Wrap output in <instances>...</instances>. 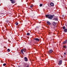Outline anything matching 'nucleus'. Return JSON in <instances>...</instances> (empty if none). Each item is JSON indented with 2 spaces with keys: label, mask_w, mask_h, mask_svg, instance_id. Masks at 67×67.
<instances>
[{
  "label": "nucleus",
  "mask_w": 67,
  "mask_h": 67,
  "mask_svg": "<svg viewBox=\"0 0 67 67\" xmlns=\"http://www.w3.org/2000/svg\"><path fill=\"white\" fill-rule=\"evenodd\" d=\"M47 24H49V25H51V23L49 21H47Z\"/></svg>",
  "instance_id": "obj_8"
},
{
  "label": "nucleus",
  "mask_w": 67,
  "mask_h": 67,
  "mask_svg": "<svg viewBox=\"0 0 67 67\" xmlns=\"http://www.w3.org/2000/svg\"><path fill=\"white\" fill-rule=\"evenodd\" d=\"M30 34V33H27V35H29Z\"/></svg>",
  "instance_id": "obj_17"
},
{
  "label": "nucleus",
  "mask_w": 67,
  "mask_h": 67,
  "mask_svg": "<svg viewBox=\"0 0 67 67\" xmlns=\"http://www.w3.org/2000/svg\"><path fill=\"white\" fill-rule=\"evenodd\" d=\"M31 7H32V6H31Z\"/></svg>",
  "instance_id": "obj_26"
},
{
  "label": "nucleus",
  "mask_w": 67,
  "mask_h": 67,
  "mask_svg": "<svg viewBox=\"0 0 67 67\" xmlns=\"http://www.w3.org/2000/svg\"><path fill=\"white\" fill-rule=\"evenodd\" d=\"M26 67H29V66H27Z\"/></svg>",
  "instance_id": "obj_25"
},
{
  "label": "nucleus",
  "mask_w": 67,
  "mask_h": 67,
  "mask_svg": "<svg viewBox=\"0 0 67 67\" xmlns=\"http://www.w3.org/2000/svg\"><path fill=\"white\" fill-rule=\"evenodd\" d=\"M21 53L22 54H24V52H23V49L21 50Z\"/></svg>",
  "instance_id": "obj_10"
},
{
  "label": "nucleus",
  "mask_w": 67,
  "mask_h": 67,
  "mask_svg": "<svg viewBox=\"0 0 67 67\" xmlns=\"http://www.w3.org/2000/svg\"><path fill=\"white\" fill-rule=\"evenodd\" d=\"M16 25H18L19 24V23H15Z\"/></svg>",
  "instance_id": "obj_16"
},
{
  "label": "nucleus",
  "mask_w": 67,
  "mask_h": 67,
  "mask_svg": "<svg viewBox=\"0 0 67 67\" xmlns=\"http://www.w3.org/2000/svg\"><path fill=\"white\" fill-rule=\"evenodd\" d=\"M5 65H6V64L5 63H4L3 64V66H5Z\"/></svg>",
  "instance_id": "obj_19"
},
{
  "label": "nucleus",
  "mask_w": 67,
  "mask_h": 67,
  "mask_svg": "<svg viewBox=\"0 0 67 67\" xmlns=\"http://www.w3.org/2000/svg\"><path fill=\"white\" fill-rule=\"evenodd\" d=\"M50 5L51 6H54V4L53 3L51 2L50 4Z\"/></svg>",
  "instance_id": "obj_4"
},
{
  "label": "nucleus",
  "mask_w": 67,
  "mask_h": 67,
  "mask_svg": "<svg viewBox=\"0 0 67 67\" xmlns=\"http://www.w3.org/2000/svg\"><path fill=\"white\" fill-rule=\"evenodd\" d=\"M46 17H47L48 19H49L50 20H52L53 18V15H50L49 14L46 15Z\"/></svg>",
  "instance_id": "obj_1"
},
{
  "label": "nucleus",
  "mask_w": 67,
  "mask_h": 67,
  "mask_svg": "<svg viewBox=\"0 0 67 67\" xmlns=\"http://www.w3.org/2000/svg\"><path fill=\"white\" fill-rule=\"evenodd\" d=\"M23 49V52H25V51H26V49Z\"/></svg>",
  "instance_id": "obj_14"
},
{
  "label": "nucleus",
  "mask_w": 67,
  "mask_h": 67,
  "mask_svg": "<svg viewBox=\"0 0 67 67\" xmlns=\"http://www.w3.org/2000/svg\"><path fill=\"white\" fill-rule=\"evenodd\" d=\"M64 16H65V15H62V17H64Z\"/></svg>",
  "instance_id": "obj_21"
},
{
  "label": "nucleus",
  "mask_w": 67,
  "mask_h": 67,
  "mask_svg": "<svg viewBox=\"0 0 67 67\" xmlns=\"http://www.w3.org/2000/svg\"><path fill=\"white\" fill-rule=\"evenodd\" d=\"M67 40H66L64 42V44H66V43H67Z\"/></svg>",
  "instance_id": "obj_12"
},
{
  "label": "nucleus",
  "mask_w": 67,
  "mask_h": 67,
  "mask_svg": "<svg viewBox=\"0 0 67 67\" xmlns=\"http://www.w3.org/2000/svg\"><path fill=\"white\" fill-rule=\"evenodd\" d=\"M53 20H55V21H58V18H55L54 19H53Z\"/></svg>",
  "instance_id": "obj_9"
},
{
  "label": "nucleus",
  "mask_w": 67,
  "mask_h": 67,
  "mask_svg": "<svg viewBox=\"0 0 67 67\" xmlns=\"http://www.w3.org/2000/svg\"><path fill=\"white\" fill-rule=\"evenodd\" d=\"M57 24V23H55V22H53V24L54 25H55Z\"/></svg>",
  "instance_id": "obj_11"
},
{
  "label": "nucleus",
  "mask_w": 67,
  "mask_h": 67,
  "mask_svg": "<svg viewBox=\"0 0 67 67\" xmlns=\"http://www.w3.org/2000/svg\"><path fill=\"white\" fill-rule=\"evenodd\" d=\"M62 62H62V60H60L59 62L58 65H61L62 63Z\"/></svg>",
  "instance_id": "obj_3"
},
{
  "label": "nucleus",
  "mask_w": 67,
  "mask_h": 67,
  "mask_svg": "<svg viewBox=\"0 0 67 67\" xmlns=\"http://www.w3.org/2000/svg\"><path fill=\"white\" fill-rule=\"evenodd\" d=\"M24 59L25 60L26 62H27V60H28L27 59V58L26 57H25Z\"/></svg>",
  "instance_id": "obj_5"
},
{
  "label": "nucleus",
  "mask_w": 67,
  "mask_h": 67,
  "mask_svg": "<svg viewBox=\"0 0 67 67\" xmlns=\"http://www.w3.org/2000/svg\"><path fill=\"white\" fill-rule=\"evenodd\" d=\"M10 1H13V0H10Z\"/></svg>",
  "instance_id": "obj_24"
},
{
  "label": "nucleus",
  "mask_w": 67,
  "mask_h": 67,
  "mask_svg": "<svg viewBox=\"0 0 67 67\" xmlns=\"http://www.w3.org/2000/svg\"><path fill=\"white\" fill-rule=\"evenodd\" d=\"M36 41H39L40 39L38 38H35L34 39Z\"/></svg>",
  "instance_id": "obj_7"
},
{
  "label": "nucleus",
  "mask_w": 67,
  "mask_h": 67,
  "mask_svg": "<svg viewBox=\"0 0 67 67\" xmlns=\"http://www.w3.org/2000/svg\"><path fill=\"white\" fill-rule=\"evenodd\" d=\"M36 28H38V26H37L36 27Z\"/></svg>",
  "instance_id": "obj_22"
},
{
  "label": "nucleus",
  "mask_w": 67,
  "mask_h": 67,
  "mask_svg": "<svg viewBox=\"0 0 67 67\" xmlns=\"http://www.w3.org/2000/svg\"><path fill=\"white\" fill-rule=\"evenodd\" d=\"M63 47H64V48H66V47L65 46H64Z\"/></svg>",
  "instance_id": "obj_20"
},
{
  "label": "nucleus",
  "mask_w": 67,
  "mask_h": 67,
  "mask_svg": "<svg viewBox=\"0 0 67 67\" xmlns=\"http://www.w3.org/2000/svg\"><path fill=\"white\" fill-rule=\"evenodd\" d=\"M66 27L65 26H64L63 27V30H64V31L65 32H67V29H65Z\"/></svg>",
  "instance_id": "obj_2"
},
{
  "label": "nucleus",
  "mask_w": 67,
  "mask_h": 67,
  "mask_svg": "<svg viewBox=\"0 0 67 67\" xmlns=\"http://www.w3.org/2000/svg\"><path fill=\"white\" fill-rule=\"evenodd\" d=\"M52 52H53V50L52 49H51V50H49V53H52Z\"/></svg>",
  "instance_id": "obj_6"
},
{
  "label": "nucleus",
  "mask_w": 67,
  "mask_h": 67,
  "mask_svg": "<svg viewBox=\"0 0 67 67\" xmlns=\"http://www.w3.org/2000/svg\"><path fill=\"white\" fill-rule=\"evenodd\" d=\"M40 7H42L43 5L42 4H41L40 5Z\"/></svg>",
  "instance_id": "obj_18"
},
{
  "label": "nucleus",
  "mask_w": 67,
  "mask_h": 67,
  "mask_svg": "<svg viewBox=\"0 0 67 67\" xmlns=\"http://www.w3.org/2000/svg\"><path fill=\"white\" fill-rule=\"evenodd\" d=\"M12 3H15V2L14 1H13L12 2Z\"/></svg>",
  "instance_id": "obj_13"
},
{
  "label": "nucleus",
  "mask_w": 67,
  "mask_h": 67,
  "mask_svg": "<svg viewBox=\"0 0 67 67\" xmlns=\"http://www.w3.org/2000/svg\"><path fill=\"white\" fill-rule=\"evenodd\" d=\"M7 51H8V52H10V49H7Z\"/></svg>",
  "instance_id": "obj_15"
},
{
  "label": "nucleus",
  "mask_w": 67,
  "mask_h": 67,
  "mask_svg": "<svg viewBox=\"0 0 67 67\" xmlns=\"http://www.w3.org/2000/svg\"><path fill=\"white\" fill-rule=\"evenodd\" d=\"M66 53H64V55H66Z\"/></svg>",
  "instance_id": "obj_23"
}]
</instances>
